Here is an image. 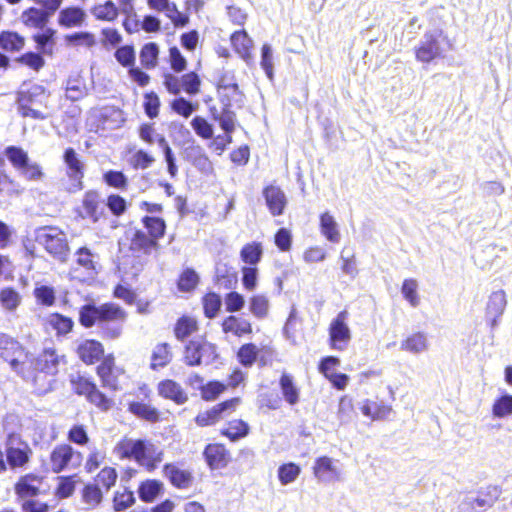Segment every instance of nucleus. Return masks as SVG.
I'll list each match as a JSON object with an SVG mask.
<instances>
[{
  "mask_svg": "<svg viewBox=\"0 0 512 512\" xmlns=\"http://www.w3.org/2000/svg\"><path fill=\"white\" fill-rule=\"evenodd\" d=\"M127 318V311L114 302H105L99 306L87 303L80 306L78 310L79 324L85 329L99 325L100 336L107 341L116 340L122 336L123 323Z\"/></svg>",
  "mask_w": 512,
  "mask_h": 512,
  "instance_id": "f257e3e1",
  "label": "nucleus"
},
{
  "mask_svg": "<svg viewBox=\"0 0 512 512\" xmlns=\"http://www.w3.org/2000/svg\"><path fill=\"white\" fill-rule=\"evenodd\" d=\"M119 459L133 460L147 472L155 471L164 459V452L148 439L122 437L114 446Z\"/></svg>",
  "mask_w": 512,
  "mask_h": 512,
  "instance_id": "f03ea898",
  "label": "nucleus"
},
{
  "mask_svg": "<svg viewBox=\"0 0 512 512\" xmlns=\"http://www.w3.org/2000/svg\"><path fill=\"white\" fill-rule=\"evenodd\" d=\"M142 229H135L129 238L128 249L133 257L149 256L159 249V240L162 239L167 230L164 218L159 216L144 215L141 218Z\"/></svg>",
  "mask_w": 512,
  "mask_h": 512,
  "instance_id": "7ed1b4c3",
  "label": "nucleus"
},
{
  "mask_svg": "<svg viewBox=\"0 0 512 512\" xmlns=\"http://www.w3.org/2000/svg\"><path fill=\"white\" fill-rule=\"evenodd\" d=\"M69 384L73 394L84 397L90 405L101 412H108L115 405L114 399L103 392L94 379L85 373L70 375Z\"/></svg>",
  "mask_w": 512,
  "mask_h": 512,
  "instance_id": "20e7f679",
  "label": "nucleus"
},
{
  "mask_svg": "<svg viewBox=\"0 0 512 512\" xmlns=\"http://www.w3.org/2000/svg\"><path fill=\"white\" fill-rule=\"evenodd\" d=\"M49 96L46 88L40 84H23L16 91V105L18 113L24 118L43 120L46 116L36 107L44 106Z\"/></svg>",
  "mask_w": 512,
  "mask_h": 512,
  "instance_id": "39448f33",
  "label": "nucleus"
},
{
  "mask_svg": "<svg viewBox=\"0 0 512 512\" xmlns=\"http://www.w3.org/2000/svg\"><path fill=\"white\" fill-rule=\"evenodd\" d=\"M31 356L28 348L16 337L0 332V359L15 373H23L24 364Z\"/></svg>",
  "mask_w": 512,
  "mask_h": 512,
  "instance_id": "423d86ee",
  "label": "nucleus"
},
{
  "mask_svg": "<svg viewBox=\"0 0 512 512\" xmlns=\"http://www.w3.org/2000/svg\"><path fill=\"white\" fill-rule=\"evenodd\" d=\"M37 240L52 258L61 263L67 262L70 246L64 231L60 228L54 226L40 228Z\"/></svg>",
  "mask_w": 512,
  "mask_h": 512,
  "instance_id": "0eeeda50",
  "label": "nucleus"
},
{
  "mask_svg": "<svg viewBox=\"0 0 512 512\" xmlns=\"http://www.w3.org/2000/svg\"><path fill=\"white\" fill-rule=\"evenodd\" d=\"M33 450L19 433L10 432L5 439V457L7 468L23 469L31 462Z\"/></svg>",
  "mask_w": 512,
  "mask_h": 512,
  "instance_id": "6e6552de",
  "label": "nucleus"
},
{
  "mask_svg": "<svg viewBox=\"0 0 512 512\" xmlns=\"http://www.w3.org/2000/svg\"><path fill=\"white\" fill-rule=\"evenodd\" d=\"M101 387L112 392L120 391L126 378V369L117 364L113 353H108L95 367Z\"/></svg>",
  "mask_w": 512,
  "mask_h": 512,
  "instance_id": "1a4fd4ad",
  "label": "nucleus"
},
{
  "mask_svg": "<svg viewBox=\"0 0 512 512\" xmlns=\"http://www.w3.org/2000/svg\"><path fill=\"white\" fill-rule=\"evenodd\" d=\"M82 454L76 451L70 443L56 444L49 453V471L59 474L63 471L77 468Z\"/></svg>",
  "mask_w": 512,
  "mask_h": 512,
  "instance_id": "9d476101",
  "label": "nucleus"
},
{
  "mask_svg": "<svg viewBox=\"0 0 512 512\" xmlns=\"http://www.w3.org/2000/svg\"><path fill=\"white\" fill-rule=\"evenodd\" d=\"M217 358L216 347L205 339L190 340L184 347L183 361L189 367L209 365Z\"/></svg>",
  "mask_w": 512,
  "mask_h": 512,
  "instance_id": "9b49d317",
  "label": "nucleus"
},
{
  "mask_svg": "<svg viewBox=\"0 0 512 512\" xmlns=\"http://www.w3.org/2000/svg\"><path fill=\"white\" fill-rule=\"evenodd\" d=\"M4 154L9 162L26 180L34 181L43 176L42 169L39 164L30 162L28 154L18 146H8L4 150Z\"/></svg>",
  "mask_w": 512,
  "mask_h": 512,
  "instance_id": "f8f14e48",
  "label": "nucleus"
},
{
  "mask_svg": "<svg viewBox=\"0 0 512 512\" xmlns=\"http://www.w3.org/2000/svg\"><path fill=\"white\" fill-rule=\"evenodd\" d=\"M76 214L79 218L89 220L93 224L106 219L107 214L99 191L87 190L83 194L80 206L76 209Z\"/></svg>",
  "mask_w": 512,
  "mask_h": 512,
  "instance_id": "ddd939ff",
  "label": "nucleus"
},
{
  "mask_svg": "<svg viewBox=\"0 0 512 512\" xmlns=\"http://www.w3.org/2000/svg\"><path fill=\"white\" fill-rule=\"evenodd\" d=\"M139 394L142 396L140 399L128 402L127 411L136 418L149 423L161 421V412L150 403L151 390L143 385L139 387Z\"/></svg>",
  "mask_w": 512,
  "mask_h": 512,
  "instance_id": "4468645a",
  "label": "nucleus"
},
{
  "mask_svg": "<svg viewBox=\"0 0 512 512\" xmlns=\"http://www.w3.org/2000/svg\"><path fill=\"white\" fill-rule=\"evenodd\" d=\"M163 84L172 95H178L182 91L189 95H196L200 92L201 80L194 71L185 73L181 77L172 73H165L163 75Z\"/></svg>",
  "mask_w": 512,
  "mask_h": 512,
  "instance_id": "2eb2a0df",
  "label": "nucleus"
},
{
  "mask_svg": "<svg viewBox=\"0 0 512 512\" xmlns=\"http://www.w3.org/2000/svg\"><path fill=\"white\" fill-rule=\"evenodd\" d=\"M162 475L172 487L178 490H188L195 484L193 470L184 467L182 463H165L162 467Z\"/></svg>",
  "mask_w": 512,
  "mask_h": 512,
  "instance_id": "dca6fc26",
  "label": "nucleus"
},
{
  "mask_svg": "<svg viewBox=\"0 0 512 512\" xmlns=\"http://www.w3.org/2000/svg\"><path fill=\"white\" fill-rule=\"evenodd\" d=\"M17 374L31 384L34 393L37 395H45L52 392L55 389L58 376L32 366L26 367V364H24L23 373Z\"/></svg>",
  "mask_w": 512,
  "mask_h": 512,
  "instance_id": "f3484780",
  "label": "nucleus"
},
{
  "mask_svg": "<svg viewBox=\"0 0 512 512\" xmlns=\"http://www.w3.org/2000/svg\"><path fill=\"white\" fill-rule=\"evenodd\" d=\"M63 161L66 165V175L71 182L72 192H77L84 187L85 163L76 150L68 147L64 150Z\"/></svg>",
  "mask_w": 512,
  "mask_h": 512,
  "instance_id": "a211bd4d",
  "label": "nucleus"
},
{
  "mask_svg": "<svg viewBox=\"0 0 512 512\" xmlns=\"http://www.w3.org/2000/svg\"><path fill=\"white\" fill-rule=\"evenodd\" d=\"M348 320L349 314L344 310L339 312L329 325L330 344L335 350H344L351 340Z\"/></svg>",
  "mask_w": 512,
  "mask_h": 512,
  "instance_id": "6ab92c4d",
  "label": "nucleus"
},
{
  "mask_svg": "<svg viewBox=\"0 0 512 512\" xmlns=\"http://www.w3.org/2000/svg\"><path fill=\"white\" fill-rule=\"evenodd\" d=\"M74 353L86 366L98 364L106 356L103 343L95 338H86L77 342Z\"/></svg>",
  "mask_w": 512,
  "mask_h": 512,
  "instance_id": "aec40b11",
  "label": "nucleus"
},
{
  "mask_svg": "<svg viewBox=\"0 0 512 512\" xmlns=\"http://www.w3.org/2000/svg\"><path fill=\"white\" fill-rule=\"evenodd\" d=\"M29 363V366L58 375L60 366L66 365L67 359L66 355L60 354L57 348L45 347L30 359Z\"/></svg>",
  "mask_w": 512,
  "mask_h": 512,
  "instance_id": "412c9836",
  "label": "nucleus"
},
{
  "mask_svg": "<svg viewBox=\"0 0 512 512\" xmlns=\"http://www.w3.org/2000/svg\"><path fill=\"white\" fill-rule=\"evenodd\" d=\"M74 257L75 266L71 268V273L76 278L85 280L86 278H93L97 274L95 255L88 247L82 246L78 248L74 253Z\"/></svg>",
  "mask_w": 512,
  "mask_h": 512,
  "instance_id": "4be33fe9",
  "label": "nucleus"
},
{
  "mask_svg": "<svg viewBox=\"0 0 512 512\" xmlns=\"http://www.w3.org/2000/svg\"><path fill=\"white\" fill-rule=\"evenodd\" d=\"M44 479V476L34 472L21 475L14 484V493L21 499L37 497L42 494Z\"/></svg>",
  "mask_w": 512,
  "mask_h": 512,
  "instance_id": "5701e85b",
  "label": "nucleus"
},
{
  "mask_svg": "<svg viewBox=\"0 0 512 512\" xmlns=\"http://www.w3.org/2000/svg\"><path fill=\"white\" fill-rule=\"evenodd\" d=\"M313 474L320 482L333 483L341 479L342 471L338 460L321 456L314 462Z\"/></svg>",
  "mask_w": 512,
  "mask_h": 512,
  "instance_id": "b1692460",
  "label": "nucleus"
},
{
  "mask_svg": "<svg viewBox=\"0 0 512 512\" xmlns=\"http://www.w3.org/2000/svg\"><path fill=\"white\" fill-rule=\"evenodd\" d=\"M506 306L507 296L504 290H496L489 295L485 308V319L491 328L498 326Z\"/></svg>",
  "mask_w": 512,
  "mask_h": 512,
  "instance_id": "393cba45",
  "label": "nucleus"
},
{
  "mask_svg": "<svg viewBox=\"0 0 512 512\" xmlns=\"http://www.w3.org/2000/svg\"><path fill=\"white\" fill-rule=\"evenodd\" d=\"M440 33H428L415 50L416 59L423 63H429L441 54L439 39Z\"/></svg>",
  "mask_w": 512,
  "mask_h": 512,
  "instance_id": "a878e982",
  "label": "nucleus"
},
{
  "mask_svg": "<svg viewBox=\"0 0 512 512\" xmlns=\"http://www.w3.org/2000/svg\"><path fill=\"white\" fill-rule=\"evenodd\" d=\"M86 12L79 6H66L62 8L57 17V24L65 29L79 28L86 22Z\"/></svg>",
  "mask_w": 512,
  "mask_h": 512,
  "instance_id": "bb28decb",
  "label": "nucleus"
},
{
  "mask_svg": "<svg viewBox=\"0 0 512 512\" xmlns=\"http://www.w3.org/2000/svg\"><path fill=\"white\" fill-rule=\"evenodd\" d=\"M319 231L328 241L337 244L341 240V229L335 215L326 210L319 214Z\"/></svg>",
  "mask_w": 512,
  "mask_h": 512,
  "instance_id": "cd10ccee",
  "label": "nucleus"
},
{
  "mask_svg": "<svg viewBox=\"0 0 512 512\" xmlns=\"http://www.w3.org/2000/svg\"><path fill=\"white\" fill-rule=\"evenodd\" d=\"M158 395L164 399L171 400L177 405L188 401L187 393L181 385L173 379H163L157 384Z\"/></svg>",
  "mask_w": 512,
  "mask_h": 512,
  "instance_id": "c85d7f7f",
  "label": "nucleus"
},
{
  "mask_svg": "<svg viewBox=\"0 0 512 512\" xmlns=\"http://www.w3.org/2000/svg\"><path fill=\"white\" fill-rule=\"evenodd\" d=\"M263 197L273 216L282 215L287 205V198L283 190L275 185H269L263 189Z\"/></svg>",
  "mask_w": 512,
  "mask_h": 512,
  "instance_id": "c756f323",
  "label": "nucleus"
},
{
  "mask_svg": "<svg viewBox=\"0 0 512 512\" xmlns=\"http://www.w3.org/2000/svg\"><path fill=\"white\" fill-rule=\"evenodd\" d=\"M430 343L426 333L414 332L407 335L400 343L403 352L418 355L429 350Z\"/></svg>",
  "mask_w": 512,
  "mask_h": 512,
  "instance_id": "7c9ffc66",
  "label": "nucleus"
},
{
  "mask_svg": "<svg viewBox=\"0 0 512 512\" xmlns=\"http://www.w3.org/2000/svg\"><path fill=\"white\" fill-rule=\"evenodd\" d=\"M359 409L361 413L371 421L385 420L392 412L390 405L370 399L363 400L360 403Z\"/></svg>",
  "mask_w": 512,
  "mask_h": 512,
  "instance_id": "2f4dec72",
  "label": "nucleus"
},
{
  "mask_svg": "<svg viewBox=\"0 0 512 512\" xmlns=\"http://www.w3.org/2000/svg\"><path fill=\"white\" fill-rule=\"evenodd\" d=\"M65 93L67 99L71 101H78L88 94V87L85 78L81 73H72L65 85Z\"/></svg>",
  "mask_w": 512,
  "mask_h": 512,
  "instance_id": "473e14b6",
  "label": "nucleus"
},
{
  "mask_svg": "<svg viewBox=\"0 0 512 512\" xmlns=\"http://www.w3.org/2000/svg\"><path fill=\"white\" fill-rule=\"evenodd\" d=\"M164 492V484L159 479H145L138 484L137 493L144 503L154 502Z\"/></svg>",
  "mask_w": 512,
  "mask_h": 512,
  "instance_id": "72a5a7b5",
  "label": "nucleus"
},
{
  "mask_svg": "<svg viewBox=\"0 0 512 512\" xmlns=\"http://www.w3.org/2000/svg\"><path fill=\"white\" fill-rule=\"evenodd\" d=\"M5 160L0 154V201L20 195L23 188L4 171Z\"/></svg>",
  "mask_w": 512,
  "mask_h": 512,
  "instance_id": "f704fd0d",
  "label": "nucleus"
},
{
  "mask_svg": "<svg viewBox=\"0 0 512 512\" xmlns=\"http://www.w3.org/2000/svg\"><path fill=\"white\" fill-rule=\"evenodd\" d=\"M46 324L57 337H65L74 329L73 319L59 312L50 313L46 318Z\"/></svg>",
  "mask_w": 512,
  "mask_h": 512,
  "instance_id": "c9c22d12",
  "label": "nucleus"
},
{
  "mask_svg": "<svg viewBox=\"0 0 512 512\" xmlns=\"http://www.w3.org/2000/svg\"><path fill=\"white\" fill-rule=\"evenodd\" d=\"M199 330V322L196 317L184 314L180 316L174 325L173 333L178 341L183 342L189 336Z\"/></svg>",
  "mask_w": 512,
  "mask_h": 512,
  "instance_id": "e433bc0d",
  "label": "nucleus"
},
{
  "mask_svg": "<svg viewBox=\"0 0 512 512\" xmlns=\"http://www.w3.org/2000/svg\"><path fill=\"white\" fill-rule=\"evenodd\" d=\"M26 46L24 36L16 31L3 30L0 32V49L4 52L14 54L21 52Z\"/></svg>",
  "mask_w": 512,
  "mask_h": 512,
  "instance_id": "4c0bfd02",
  "label": "nucleus"
},
{
  "mask_svg": "<svg viewBox=\"0 0 512 512\" xmlns=\"http://www.w3.org/2000/svg\"><path fill=\"white\" fill-rule=\"evenodd\" d=\"M90 12L94 19L100 22H115L120 15V9L112 0L93 5Z\"/></svg>",
  "mask_w": 512,
  "mask_h": 512,
  "instance_id": "58836bf2",
  "label": "nucleus"
},
{
  "mask_svg": "<svg viewBox=\"0 0 512 512\" xmlns=\"http://www.w3.org/2000/svg\"><path fill=\"white\" fill-rule=\"evenodd\" d=\"M230 43L233 50L245 61L251 58L253 40L245 30H238L231 34Z\"/></svg>",
  "mask_w": 512,
  "mask_h": 512,
  "instance_id": "ea45409f",
  "label": "nucleus"
},
{
  "mask_svg": "<svg viewBox=\"0 0 512 512\" xmlns=\"http://www.w3.org/2000/svg\"><path fill=\"white\" fill-rule=\"evenodd\" d=\"M200 284V275L192 267H185L176 279L177 290L181 293H193Z\"/></svg>",
  "mask_w": 512,
  "mask_h": 512,
  "instance_id": "a19ab883",
  "label": "nucleus"
},
{
  "mask_svg": "<svg viewBox=\"0 0 512 512\" xmlns=\"http://www.w3.org/2000/svg\"><path fill=\"white\" fill-rule=\"evenodd\" d=\"M55 36L56 30L53 28H46L42 33L33 34L32 40L36 45L37 51L52 57L55 53Z\"/></svg>",
  "mask_w": 512,
  "mask_h": 512,
  "instance_id": "79ce46f5",
  "label": "nucleus"
},
{
  "mask_svg": "<svg viewBox=\"0 0 512 512\" xmlns=\"http://www.w3.org/2000/svg\"><path fill=\"white\" fill-rule=\"evenodd\" d=\"M51 15L42 9L29 7L21 14V22L28 28H43Z\"/></svg>",
  "mask_w": 512,
  "mask_h": 512,
  "instance_id": "37998d69",
  "label": "nucleus"
},
{
  "mask_svg": "<svg viewBox=\"0 0 512 512\" xmlns=\"http://www.w3.org/2000/svg\"><path fill=\"white\" fill-rule=\"evenodd\" d=\"M173 358L172 348L166 343H158L152 351L150 368L157 370L166 367Z\"/></svg>",
  "mask_w": 512,
  "mask_h": 512,
  "instance_id": "c03bdc74",
  "label": "nucleus"
},
{
  "mask_svg": "<svg viewBox=\"0 0 512 512\" xmlns=\"http://www.w3.org/2000/svg\"><path fill=\"white\" fill-rule=\"evenodd\" d=\"M14 61L18 65H20L22 67H26L29 70L34 71V72H39L46 65L44 54L39 51L24 52V53L20 54L19 56H17L14 59Z\"/></svg>",
  "mask_w": 512,
  "mask_h": 512,
  "instance_id": "a18cd8bd",
  "label": "nucleus"
},
{
  "mask_svg": "<svg viewBox=\"0 0 512 512\" xmlns=\"http://www.w3.org/2000/svg\"><path fill=\"white\" fill-rule=\"evenodd\" d=\"M493 418L505 419L512 416V395L502 393L496 397L491 406Z\"/></svg>",
  "mask_w": 512,
  "mask_h": 512,
  "instance_id": "49530a36",
  "label": "nucleus"
},
{
  "mask_svg": "<svg viewBox=\"0 0 512 512\" xmlns=\"http://www.w3.org/2000/svg\"><path fill=\"white\" fill-rule=\"evenodd\" d=\"M66 45L72 47L93 48L96 44L95 35L90 31H77L64 36Z\"/></svg>",
  "mask_w": 512,
  "mask_h": 512,
  "instance_id": "de8ad7c7",
  "label": "nucleus"
},
{
  "mask_svg": "<svg viewBox=\"0 0 512 512\" xmlns=\"http://www.w3.org/2000/svg\"><path fill=\"white\" fill-rule=\"evenodd\" d=\"M224 412V402H220L210 409L196 415L194 421L200 427L211 426L219 422Z\"/></svg>",
  "mask_w": 512,
  "mask_h": 512,
  "instance_id": "09e8293b",
  "label": "nucleus"
},
{
  "mask_svg": "<svg viewBox=\"0 0 512 512\" xmlns=\"http://www.w3.org/2000/svg\"><path fill=\"white\" fill-rule=\"evenodd\" d=\"M21 302V294L16 288L8 286L0 289V305L4 310L14 312Z\"/></svg>",
  "mask_w": 512,
  "mask_h": 512,
  "instance_id": "8fccbe9b",
  "label": "nucleus"
},
{
  "mask_svg": "<svg viewBox=\"0 0 512 512\" xmlns=\"http://www.w3.org/2000/svg\"><path fill=\"white\" fill-rule=\"evenodd\" d=\"M263 255V247L259 242H251L243 246L240 251V258L245 266L256 267L261 261Z\"/></svg>",
  "mask_w": 512,
  "mask_h": 512,
  "instance_id": "3c124183",
  "label": "nucleus"
},
{
  "mask_svg": "<svg viewBox=\"0 0 512 512\" xmlns=\"http://www.w3.org/2000/svg\"><path fill=\"white\" fill-rule=\"evenodd\" d=\"M203 455L210 469L221 468L224 463V446L219 443L208 444Z\"/></svg>",
  "mask_w": 512,
  "mask_h": 512,
  "instance_id": "603ef678",
  "label": "nucleus"
},
{
  "mask_svg": "<svg viewBox=\"0 0 512 512\" xmlns=\"http://www.w3.org/2000/svg\"><path fill=\"white\" fill-rule=\"evenodd\" d=\"M118 479V472L116 468L112 466H104L100 469V471L96 474L94 478V483L98 485L100 489H104L105 491H109L116 485Z\"/></svg>",
  "mask_w": 512,
  "mask_h": 512,
  "instance_id": "864d4df0",
  "label": "nucleus"
},
{
  "mask_svg": "<svg viewBox=\"0 0 512 512\" xmlns=\"http://www.w3.org/2000/svg\"><path fill=\"white\" fill-rule=\"evenodd\" d=\"M81 499L89 509H96L103 501L102 490L98 485L88 483L81 490Z\"/></svg>",
  "mask_w": 512,
  "mask_h": 512,
  "instance_id": "5fc2aeb1",
  "label": "nucleus"
},
{
  "mask_svg": "<svg viewBox=\"0 0 512 512\" xmlns=\"http://www.w3.org/2000/svg\"><path fill=\"white\" fill-rule=\"evenodd\" d=\"M159 49L156 43L149 42L142 46L140 50V63L144 69H154L158 64Z\"/></svg>",
  "mask_w": 512,
  "mask_h": 512,
  "instance_id": "6e6d98bb",
  "label": "nucleus"
},
{
  "mask_svg": "<svg viewBox=\"0 0 512 512\" xmlns=\"http://www.w3.org/2000/svg\"><path fill=\"white\" fill-rule=\"evenodd\" d=\"M105 206L116 218H120L125 215L129 209L128 201L117 193H110L106 196Z\"/></svg>",
  "mask_w": 512,
  "mask_h": 512,
  "instance_id": "4d7b16f0",
  "label": "nucleus"
},
{
  "mask_svg": "<svg viewBox=\"0 0 512 512\" xmlns=\"http://www.w3.org/2000/svg\"><path fill=\"white\" fill-rule=\"evenodd\" d=\"M135 496L132 490L124 488L117 490L113 494L112 507L115 512L125 511L135 504Z\"/></svg>",
  "mask_w": 512,
  "mask_h": 512,
  "instance_id": "13d9d810",
  "label": "nucleus"
},
{
  "mask_svg": "<svg viewBox=\"0 0 512 512\" xmlns=\"http://www.w3.org/2000/svg\"><path fill=\"white\" fill-rule=\"evenodd\" d=\"M249 310L259 319L266 318L270 310V301L265 294H255L249 299Z\"/></svg>",
  "mask_w": 512,
  "mask_h": 512,
  "instance_id": "bf43d9fd",
  "label": "nucleus"
},
{
  "mask_svg": "<svg viewBox=\"0 0 512 512\" xmlns=\"http://www.w3.org/2000/svg\"><path fill=\"white\" fill-rule=\"evenodd\" d=\"M102 180L110 188L126 191L129 187L127 176L119 170H108L103 173Z\"/></svg>",
  "mask_w": 512,
  "mask_h": 512,
  "instance_id": "052dcab7",
  "label": "nucleus"
},
{
  "mask_svg": "<svg viewBox=\"0 0 512 512\" xmlns=\"http://www.w3.org/2000/svg\"><path fill=\"white\" fill-rule=\"evenodd\" d=\"M33 296L37 304L45 307H51L56 302V291L48 285L36 286L33 290Z\"/></svg>",
  "mask_w": 512,
  "mask_h": 512,
  "instance_id": "680f3d73",
  "label": "nucleus"
},
{
  "mask_svg": "<svg viewBox=\"0 0 512 512\" xmlns=\"http://www.w3.org/2000/svg\"><path fill=\"white\" fill-rule=\"evenodd\" d=\"M76 475L59 476L55 488V496L66 499L73 495L76 487Z\"/></svg>",
  "mask_w": 512,
  "mask_h": 512,
  "instance_id": "e2e57ef3",
  "label": "nucleus"
},
{
  "mask_svg": "<svg viewBox=\"0 0 512 512\" xmlns=\"http://www.w3.org/2000/svg\"><path fill=\"white\" fill-rule=\"evenodd\" d=\"M252 331L251 323L243 317H226V332H232L237 336L249 334Z\"/></svg>",
  "mask_w": 512,
  "mask_h": 512,
  "instance_id": "0e129e2a",
  "label": "nucleus"
},
{
  "mask_svg": "<svg viewBox=\"0 0 512 512\" xmlns=\"http://www.w3.org/2000/svg\"><path fill=\"white\" fill-rule=\"evenodd\" d=\"M419 284L416 279H405L402 283L401 293L403 298L412 306L417 307L420 304V297L418 294Z\"/></svg>",
  "mask_w": 512,
  "mask_h": 512,
  "instance_id": "69168bd1",
  "label": "nucleus"
},
{
  "mask_svg": "<svg viewBox=\"0 0 512 512\" xmlns=\"http://www.w3.org/2000/svg\"><path fill=\"white\" fill-rule=\"evenodd\" d=\"M260 66L270 81L274 80V52L270 44L265 43L261 47Z\"/></svg>",
  "mask_w": 512,
  "mask_h": 512,
  "instance_id": "338daca9",
  "label": "nucleus"
},
{
  "mask_svg": "<svg viewBox=\"0 0 512 512\" xmlns=\"http://www.w3.org/2000/svg\"><path fill=\"white\" fill-rule=\"evenodd\" d=\"M100 35V43L106 49L118 47L123 40L119 30L114 27H103L100 30Z\"/></svg>",
  "mask_w": 512,
  "mask_h": 512,
  "instance_id": "774afa93",
  "label": "nucleus"
}]
</instances>
